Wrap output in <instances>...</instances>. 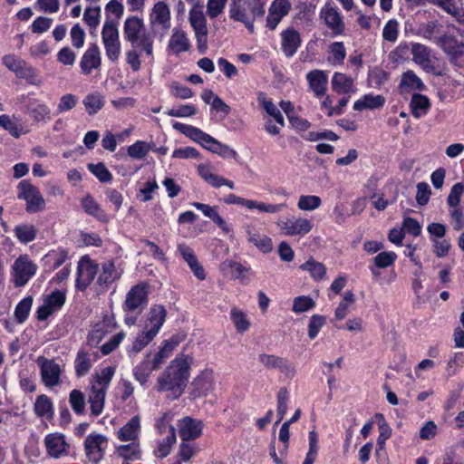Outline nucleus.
<instances>
[{"instance_id": "obj_60", "label": "nucleus", "mask_w": 464, "mask_h": 464, "mask_svg": "<svg viewBox=\"0 0 464 464\" xmlns=\"http://www.w3.org/2000/svg\"><path fill=\"white\" fill-rule=\"evenodd\" d=\"M29 112L33 117L34 121H46L51 119V111L46 104L39 103L35 106L30 108Z\"/></svg>"}, {"instance_id": "obj_27", "label": "nucleus", "mask_w": 464, "mask_h": 464, "mask_svg": "<svg viewBox=\"0 0 464 464\" xmlns=\"http://www.w3.org/2000/svg\"><path fill=\"white\" fill-rule=\"evenodd\" d=\"M140 430V420L139 416L132 417L118 431V438L122 441L135 440Z\"/></svg>"}, {"instance_id": "obj_59", "label": "nucleus", "mask_w": 464, "mask_h": 464, "mask_svg": "<svg viewBox=\"0 0 464 464\" xmlns=\"http://www.w3.org/2000/svg\"><path fill=\"white\" fill-rule=\"evenodd\" d=\"M321 198L314 195H303L299 198L297 206L302 210H314L321 206Z\"/></svg>"}, {"instance_id": "obj_52", "label": "nucleus", "mask_w": 464, "mask_h": 464, "mask_svg": "<svg viewBox=\"0 0 464 464\" xmlns=\"http://www.w3.org/2000/svg\"><path fill=\"white\" fill-rule=\"evenodd\" d=\"M33 304V298L31 296L24 297L18 303L14 310V315L18 323H24L29 314Z\"/></svg>"}, {"instance_id": "obj_44", "label": "nucleus", "mask_w": 464, "mask_h": 464, "mask_svg": "<svg viewBox=\"0 0 464 464\" xmlns=\"http://www.w3.org/2000/svg\"><path fill=\"white\" fill-rule=\"evenodd\" d=\"M300 268L310 273L314 280H321L326 273V268L323 263L317 262L313 258L302 264Z\"/></svg>"}, {"instance_id": "obj_30", "label": "nucleus", "mask_w": 464, "mask_h": 464, "mask_svg": "<svg viewBox=\"0 0 464 464\" xmlns=\"http://www.w3.org/2000/svg\"><path fill=\"white\" fill-rule=\"evenodd\" d=\"M353 80L350 76L342 73L335 72L332 79L333 90L340 94L348 93L353 91Z\"/></svg>"}, {"instance_id": "obj_12", "label": "nucleus", "mask_w": 464, "mask_h": 464, "mask_svg": "<svg viewBox=\"0 0 464 464\" xmlns=\"http://www.w3.org/2000/svg\"><path fill=\"white\" fill-rule=\"evenodd\" d=\"M258 361L266 369H276L288 378L294 377L296 372L294 364L284 357H280L275 354L261 353L258 355Z\"/></svg>"}, {"instance_id": "obj_43", "label": "nucleus", "mask_w": 464, "mask_h": 464, "mask_svg": "<svg viewBox=\"0 0 464 464\" xmlns=\"http://www.w3.org/2000/svg\"><path fill=\"white\" fill-rule=\"evenodd\" d=\"M375 418L378 420V427H379V437L377 439V446H379V450H385V442L392 435V428L387 423L384 419V416L382 413H377Z\"/></svg>"}, {"instance_id": "obj_57", "label": "nucleus", "mask_w": 464, "mask_h": 464, "mask_svg": "<svg viewBox=\"0 0 464 464\" xmlns=\"http://www.w3.org/2000/svg\"><path fill=\"white\" fill-rule=\"evenodd\" d=\"M248 240L264 253L272 250V241L267 236L253 233L249 234Z\"/></svg>"}, {"instance_id": "obj_56", "label": "nucleus", "mask_w": 464, "mask_h": 464, "mask_svg": "<svg viewBox=\"0 0 464 464\" xmlns=\"http://www.w3.org/2000/svg\"><path fill=\"white\" fill-rule=\"evenodd\" d=\"M156 335L153 333H150L148 330H144L140 334L135 341L133 342L130 352L134 353H138L140 352L147 344H149Z\"/></svg>"}, {"instance_id": "obj_14", "label": "nucleus", "mask_w": 464, "mask_h": 464, "mask_svg": "<svg viewBox=\"0 0 464 464\" xmlns=\"http://www.w3.org/2000/svg\"><path fill=\"white\" fill-rule=\"evenodd\" d=\"M320 17L324 19L325 24L332 30L334 35L343 33L345 25L336 7L332 6L330 4L324 5L321 9Z\"/></svg>"}, {"instance_id": "obj_18", "label": "nucleus", "mask_w": 464, "mask_h": 464, "mask_svg": "<svg viewBox=\"0 0 464 464\" xmlns=\"http://www.w3.org/2000/svg\"><path fill=\"white\" fill-rule=\"evenodd\" d=\"M412 60L419 64L426 72L435 73V66L430 58V49L422 44H412ZM436 74H438L436 72Z\"/></svg>"}, {"instance_id": "obj_45", "label": "nucleus", "mask_w": 464, "mask_h": 464, "mask_svg": "<svg viewBox=\"0 0 464 464\" xmlns=\"http://www.w3.org/2000/svg\"><path fill=\"white\" fill-rule=\"evenodd\" d=\"M153 150V144L146 141L138 140L128 147V155L136 160H141L147 156L150 150Z\"/></svg>"}, {"instance_id": "obj_42", "label": "nucleus", "mask_w": 464, "mask_h": 464, "mask_svg": "<svg viewBox=\"0 0 464 464\" xmlns=\"http://www.w3.org/2000/svg\"><path fill=\"white\" fill-rule=\"evenodd\" d=\"M53 402L51 399L44 394L39 395L34 402V412L39 417L53 416Z\"/></svg>"}, {"instance_id": "obj_1", "label": "nucleus", "mask_w": 464, "mask_h": 464, "mask_svg": "<svg viewBox=\"0 0 464 464\" xmlns=\"http://www.w3.org/2000/svg\"><path fill=\"white\" fill-rule=\"evenodd\" d=\"M192 357L181 355L171 361L167 369L158 379V390L170 392L169 397L177 399L187 387Z\"/></svg>"}, {"instance_id": "obj_21", "label": "nucleus", "mask_w": 464, "mask_h": 464, "mask_svg": "<svg viewBox=\"0 0 464 464\" xmlns=\"http://www.w3.org/2000/svg\"><path fill=\"white\" fill-rule=\"evenodd\" d=\"M179 430L183 441L195 440L202 433V422L190 417H185L179 421Z\"/></svg>"}, {"instance_id": "obj_3", "label": "nucleus", "mask_w": 464, "mask_h": 464, "mask_svg": "<svg viewBox=\"0 0 464 464\" xmlns=\"http://www.w3.org/2000/svg\"><path fill=\"white\" fill-rule=\"evenodd\" d=\"M102 41L105 54L111 63H116L121 55V44L118 24L113 20H106L102 29Z\"/></svg>"}, {"instance_id": "obj_29", "label": "nucleus", "mask_w": 464, "mask_h": 464, "mask_svg": "<svg viewBox=\"0 0 464 464\" xmlns=\"http://www.w3.org/2000/svg\"><path fill=\"white\" fill-rule=\"evenodd\" d=\"M385 98L382 95L366 94L362 99L357 100L353 104L355 111H362L364 109H378L384 105Z\"/></svg>"}, {"instance_id": "obj_36", "label": "nucleus", "mask_w": 464, "mask_h": 464, "mask_svg": "<svg viewBox=\"0 0 464 464\" xmlns=\"http://www.w3.org/2000/svg\"><path fill=\"white\" fill-rule=\"evenodd\" d=\"M442 25L438 21H430L420 24L419 27V34L423 38L434 41L436 44L437 38L441 34Z\"/></svg>"}, {"instance_id": "obj_34", "label": "nucleus", "mask_w": 464, "mask_h": 464, "mask_svg": "<svg viewBox=\"0 0 464 464\" xmlns=\"http://www.w3.org/2000/svg\"><path fill=\"white\" fill-rule=\"evenodd\" d=\"M436 44L450 54L454 51L463 48L464 42L457 40L452 34H443L437 38Z\"/></svg>"}, {"instance_id": "obj_25", "label": "nucleus", "mask_w": 464, "mask_h": 464, "mask_svg": "<svg viewBox=\"0 0 464 464\" xmlns=\"http://www.w3.org/2000/svg\"><path fill=\"white\" fill-rule=\"evenodd\" d=\"M106 392L102 388H98L95 383H92L88 393V401L92 415L99 416L102 414L104 408Z\"/></svg>"}, {"instance_id": "obj_54", "label": "nucleus", "mask_w": 464, "mask_h": 464, "mask_svg": "<svg viewBox=\"0 0 464 464\" xmlns=\"http://www.w3.org/2000/svg\"><path fill=\"white\" fill-rule=\"evenodd\" d=\"M405 86L419 91H422L424 88L421 80L412 71H407L402 75L400 88L402 89Z\"/></svg>"}, {"instance_id": "obj_51", "label": "nucleus", "mask_w": 464, "mask_h": 464, "mask_svg": "<svg viewBox=\"0 0 464 464\" xmlns=\"http://www.w3.org/2000/svg\"><path fill=\"white\" fill-rule=\"evenodd\" d=\"M231 320L235 324L236 330L239 333H245L250 326L246 314L237 308L231 310Z\"/></svg>"}, {"instance_id": "obj_62", "label": "nucleus", "mask_w": 464, "mask_h": 464, "mask_svg": "<svg viewBox=\"0 0 464 464\" xmlns=\"http://www.w3.org/2000/svg\"><path fill=\"white\" fill-rule=\"evenodd\" d=\"M329 49L333 56L332 58H329V61L333 63H343L346 56L343 43L334 42L330 44Z\"/></svg>"}, {"instance_id": "obj_22", "label": "nucleus", "mask_w": 464, "mask_h": 464, "mask_svg": "<svg viewBox=\"0 0 464 464\" xmlns=\"http://www.w3.org/2000/svg\"><path fill=\"white\" fill-rule=\"evenodd\" d=\"M101 52L96 44H92L85 51L80 63V66L84 74H90L93 69L101 66Z\"/></svg>"}, {"instance_id": "obj_55", "label": "nucleus", "mask_w": 464, "mask_h": 464, "mask_svg": "<svg viewBox=\"0 0 464 464\" xmlns=\"http://www.w3.org/2000/svg\"><path fill=\"white\" fill-rule=\"evenodd\" d=\"M314 306L315 302L310 296L300 295L294 299L292 310L295 314H300L309 311Z\"/></svg>"}, {"instance_id": "obj_63", "label": "nucleus", "mask_w": 464, "mask_h": 464, "mask_svg": "<svg viewBox=\"0 0 464 464\" xmlns=\"http://www.w3.org/2000/svg\"><path fill=\"white\" fill-rule=\"evenodd\" d=\"M326 318L323 315L314 314L311 316L308 324V336L310 339H314L320 329L325 324Z\"/></svg>"}, {"instance_id": "obj_4", "label": "nucleus", "mask_w": 464, "mask_h": 464, "mask_svg": "<svg viewBox=\"0 0 464 464\" xmlns=\"http://www.w3.org/2000/svg\"><path fill=\"white\" fill-rule=\"evenodd\" d=\"M17 188V198L25 201L27 213L34 214L44 210L45 200L37 187L34 186L29 180L24 179L19 182Z\"/></svg>"}, {"instance_id": "obj_20", "label": "nucleus", "mask_w": 464, "mask_h": 464, "mask_svg": "<svg viewBox=\"0 0 464 464\" xmlns=\"http://www.w3.org/2000/svg\"><path fill=\"white\" fill-rule=\"evenodd\" d=\"M278 226L288 236L304 235L311 231L312 223L307 218H287L285 221H280Z\"/></svg>"}, {"instance_id": "obj_38", "label": "nucleus", "mask_w": 464, "mask_h": 464, "mask_svg": "<svg viewBox=\"0 0 464 464\" xmlns=\"http://www.w3.org/2000/svg\"><path fill=\"white\" fill-rule=\"evenodd\" d=\"M82 103L87 113L92 116L96 114L104 106V100L102 94L94 92L86 95Z\"/></svg>"}, {"instance_id": "obj_23", "label": "nucleus", "mask_w": 464, "mask_h": 464, "mask_svg": "<svg viewBox=\"0 0 464 464\" xmlns=\"http://www.w3.org/2000/svg\"><path fill=\"white\" fill-rule=\"evenodd\" d=\"M309 87L316 97H322L326 92L328 78L325 72L313 70L306 74Z\"/></svg>"}, {"instance_id": "obj_46", "label": "nucleus", "mask_w": 464, "mask_h": 464, "mask_svg": "<svg viewBox=\"0 0 464 464\" xmlns=\"http://www.w3.org/2000/svg\"><path fill=\"white\" fill-rule=\"evenodd\" d=\"M69 403L77 415H82L85 412V396L80 390H72L69 394Z\"/></svg>"}, {"instance_id": "obj_53", "label": "nucleus", "mask_w": 464, "mask_h": 464, "mask_svg": "<svg viewBox=\"0 0 464 464\" xmlns=\"http://www.w3.org/2000/svg\"><path fill=\"white\" fill-rule=\"evenodd\" d=\"M88 169L101 182L108 183L112 179L111 173L102 162L91 163L88 165Z\"/></svg>"}, {"instance_id": "obj_15", "label": "nucleus", "mask_w": 464, "mask_h": 464, "mask_svg": "<svg viewBox=\"0 0 464 464\" xmlns=\"http://www.w3.org/2000/svg\"><path fill=\"white\" fill-rule=\"evenodd\" d=\"M291 8L289 0H274L268 9L266 27L275 30L281 20L288 14Z\"/></svg>"}, {"instance_id": "obj_26", "label": "nucleus", "mask_w": 464, "mask_h": 464, "mask_svg": "<svg viewBox=\"0 0 464 464\" xmlns=\"http://www.w3.org/2000/svg\"><path fill=\"white\" fill-rule=\"evenodd\" d=\"M44 444L50 456L58 459L66 451L68 447L63 434H48L44 439Z\"/></svg>"}, {"instance_id": "obj_10", "label": "nucleus", "mask_w": 464, "mask_h": 464, "mask_svg": "<svg viewBox=\"0 0 464 464\" xmlns=\"http://www.w3.org/2000/svg\"><path fill=\"white\" fill-rule=\"evenodd\" d=\"M150 24L152 29H158L160 38L167 34L170 28V10L168 5L160 1L152 7L150 15Z\"/></svg>"}, {"instance_id": "obj_61", "label": "nucleus", "mask_w": 464, "mask_h": 464, "mask_svg": "<svg viewBox=\"0 0 464 464\" xmlns=\"http://www.w3.org/2000/svg\"><path fill=\"white\" fill-rule=\"evenodd\" d=\"M288 391L286 388L282 387L277 392V417L278 424L284 418L287 411Z\"/></svg>"}, {"instance_id": "obj_35", "label": "nucleus", "mask_w": 464, "mask_h": 464, "mask_svg": "<svg viewBox=\"0 0 464 464\" xmlns=\"http://www.w3.org/2000/svg\"><path fill=\"white\" fill-rule=\"evenodd\" d=\"M430 105V101L426 96L419 93H415L412 95L411 101V112L415 118L419 119L425 115Z\"/></svg>"}, {"instance_id": "obj_8", "label": "nucleus", "mask_w": 464, "mask_h": 464, "mask_svg": "<svg viewBox=\"0 0 464 464\" xmlns=\"http://www.w3.org/2000/svg\"><path fill=\"white\" fill-rule=\"evenodd\" d=\"M107 444L106 436L97 432L89 434L84 440V451L88 460L98 464L104 458Z\"/></svg>"}, {"instance_id": "obj_32", "label": "nucleus", "mask_w": 464, "mask_h": 464, "mask_svg": "<svg viewBox=\"0 0 464 464\" xmlns=\"http://www.w3.org/2000/svg\"><path fill=\"white\" fill-rule=\"evenodd\" d=\"M247 2L248 0H230L229 16L232 20L245 22V19L248 18Z\"/></svg>"}, {"instance_id": "obj_39", "label": "nucleus", "mask_w": 464, "mask_h": 464, "mask_svg": "<svg viewBox=\"0 0 464 464\" xmlns=\"http://www.w3.org/2000/svg\"><path fill=\"white\" fill-rule=\"evenodd\" d=\"M14 231L17 239L23 244L34 241L37 235L36 227L31 224L16 226Z\"/></svg>"}, {"instance_id": "obj_16", "label": "nucleus", "mask_w": 464, "mask_h": 464, "mask_svg": "<svg viewBox=\"0 0 464 464\" xmlns=\"http://www.w3.org/2000/svg\"><path fill=\"white\" fill-rule=\"evenodd\" d=\"M173 128L180 131L182 134L186 135L188 138L191 139L195 142L200 144L204 149L208 150L215 140V138H213L209 134L191 125L175 122L173 124Z\"/></svg>"}, {"instance_id": "obj_40", "label": "nucleus", "mask_w": 464, "mask_h": 464, "mask_svg": "<svg viewBox=\"0 0 464 464\" xmlns=\"http://www.w3.org/2000/svg\"><path fill=\"white\" fill-rule=\"evenodd\" d=\"M431 3L440 6L450 14L459 23H464V13L456 5L454 0H431Z\"/></svg>"}, {"instance_id": "obj_48", "label": "nucleus", "mask_w": 464, "mask_h": 464, "mask_svg": "<svg viewBox=\"0 0 464 464\" xmlns=\"http://www.w3.org/2000/svg\"><path fill=\"white\" fill-rule=\"evenodd\" d=\"M176 442V433L175 428L173 426L169 427V434L161 442H160L156 454L160 458L167 457L169 452L172 445Z\"/></svg>"}, {"instance_id": "obj_50", "label": "nucleus", "mask_w": 464, "mask_h": 464, "mask_svg": "<svg viewBox=\"0 0 464 464\" xmlns=\"http://www.w3.org/2000/svg\"><path fill=\"white\" fill-rule=\"evenodd\" d=\"M154 370L155 369L151 365L150 362L149 360H144L135 368L134 377L141 385H145L148 382L149 376Z\"/></svg>"}, {"instance_id": "obj_19", "label": "nucleus", "mask_w": 464, "mask_h": 464, "mask_svg": "<svg viewBox=\"0 0 464 464\" xmlns=\"http://www.w3.org/2000/svg\"><path fill=\"white\" fill-rule=\"evenodd\" d=\"M96 284L102 289H107L110 285L121 276V272L116 268L112 260H107L101 265Z\"/></svg>"}, {"instance_id": "obj_24", "label": "nucleus", "mask_w": 464, "mask_h": 464, "mask_svg": "<svg viewBox=\"0 0 464 464\" xmlns=\"http://www.w3.org/2000/svg\"><path fill=\"white\" fill-rule=\"evenodd\" d=\"M198 172L202 179L214 188H220L222 186H227L231 189L235 188L233 181L215 174L208 165H198Z\"/></svg>"}, {"instance_id": "obj_64", "label": "nucleus", "mask_w": 464, "mask_h": 464, "mask_svg": "<svg viewBox=\"0 0 464 464\" xmlns=\"http://www.w3.org/2000/svg\"><path fill=\"white\" fill-rule=\"evenodd\" d=\"M399 24L396 20H389L382 30V37L385 41L394 43L398 38Z\"/></svg>"}, {"instance_id": "obj_58", "label": "nucleus", "mask_w": 464, "mask_h": 464, "mask_svg": "<svg viewBox=\"0 0 464 464\" xmlns=\"http://www.w3.org/2000/svg\"><path fill=\"white\" fill-rule=\"evenodd\" d=\"M78 103V97L72 93L63 95L58 102L56 112L58 114L63 113L67 111L73 109Z\"/></svg>"}, {"instance_id": "obj_49", "label": "nucleus", "mask_w": 464, "mask_h": 464, "mask_svg": "<svg viewBox=\"0 0 464 464\" xmlns=\"http://www.w3.org/2000/svg\"><path fill=\"white\" fill-rule=\"evenodd\" d=\"M100 6L87 7L83 13V21L90 27V29L96 30L101 21Z\"/></svg>"}, {"instance_id": "obj_28", "label": "nucleus", "mask_w": 464, "mask_h": 464, "mask_svg": "<svg viewBox=\"0 0 464 464\" xmlns=\"http://www.w3.org/2000/svg\"><path fill=\"white\" fill-rule=\"evenodd\" d=\"M167 315V311L163 305H153L150 309L149 321L151 327L148 329L150 333L157 335L160 327L163 325Z\"/></svg>"}, {"instance_id": "obj_5", "label": "nucleus", "mask_w": 464, "mask_h": 464, "mask_svg": "<svg viewBox=\"0 0 464 464\" xmlns=\"http://www.w3.org/2000/svg\"><path fill=\"white\" fill-rule=\"evenodd\" d=\"M190 25L195 31L198 50L204 54L208 49V34L206 16L200 6L195 5L188 15Z\"/></svg>"}, {"instance_id": "obj_9", "label": "nucleus", "mask_w": 464, "mask_h": 464, "mask_svg": "<svg viewBox=\"0 0 464 464\" xmlns=\"http://www.w3.org/2000/svg\"><path fill=\"white\" fill-rule=\"evenodd\" d=\"M100 271V266L88 256H83L78 262L76 288L84 291Z\"/></svg>"}, {"instance_id": "obj_13", "label": "nucleus", "mask_w": 464, "mask_h": 464, "mask_svg": "<svg viewBox=\"0 0 464 464\" xmlns=\"http://www.w3.org/2000/svg\"><path fill=\"white\" fill-rule=\"evenodd\" d=\"M213 371L210 369L202 371L190 383V396L193 399L207 396L213 389Z\"/></svg>"}, {"instance_id": "obj_47", "label": "nucleus", "mask_w": 464, "mask_h": 464, "mask_svg": "<svg viewBox=\"0 0 464 464\" xmlns=\"http://www.w3.org/2000/svg\"><path fill=\"white\" fill-rule=\"evenodd\" d=\"M114 368L111 366L102 369L99 372L96 373L94 380L91 381V384L95 383L98 388H102L107 391L114 375Z\"/></svg>"}, {"instance_id": "obj_31", "label": "nucleus", "mask_w": 464, "mask_h": 464, "mask_svg": "<svg viewBox=\"0 0 464 464\" xmlns=\"http://www.w3.org/2000/svg\"><path fill=\"white\" fill-rule=\"evenodd\" d=\"M82 207L87 214L96 218L98 220L102 222L109 221L107 214L91 196L88 195L82 198Z\"/></svg>"}, {"instance_id": "obj_41", "label": "nucleus", "mask_w": 464, "mask_h": 464, "mask_svg": "<svg viewBox=\"0 0 464 464\" xmlns=\"http://www.w3.org/2000/svg\"><path fill=\"white\" fill-rule=\"evenodd\" d=\"M169 48L176 53L187 52L189 48L188 39L182 31H175L169 43Z\"/></svg>"}, {"instance_id": "obj_6", "label": "nucleus", "mask_w": 464, "mask_h": 464, "mask_svg": "<svg viewBox=\"0 0 464 464\" xmlns=\"http://www.w3.org/2000/svg\"><path fill=\"white\" fill-rule=\"evenodd\" d=\"M37 266L27 255L19 256L12 266L13 282L15 287L25 285L35 275Z\"/></svg>"}, {"instance_id": "obj_33", "label": "nucleus", "mask_w": 464, "mask_h": 464, "mask_svg": "<svg viewBox=\"0 0 464 464\" xmlns=\"http://www.w3.org/2000/svg\"><path fill=\"white\" fill-rule=\"evenodd\" d=\"M15 75L18 78L24 79L29 84L40 86L43 84V80L39 77L38 72L33 66L28 64L25 61L21 65Z\"/></svg>"}, {"instance_id": "obj_11", "label": "nucleus", "mask_w": 464, "mask_h": 464, "mask_svg": "<svg viewBox=\"0 0 464 464\" xmlns=\"http://www.w3.org/2000/svg\"><path fill=\"white\" fill-rule=\"evenodd\" d=\"M36 362L40 367L41 377L45 386L53 388L60 383L61 368L54 360L39 356Z\"/></svg>"}, {"instance_id": "obj_2", "label": "nucleus", "mask_w": 464, "mask_h": 464, "mask_svg": "<svg viewBox=\"0 0 464 464\" xmlns=\"http://www.w3.org/2000/svg\"><path fill=\"white\" fill-rule=\"evenodd\" d=\"M123 34L132 48H139L148 56H153V44L154 38L158 34V29L150 27L148 30L142 18L130 15L124 21Z\"/></svg>"}, {"instance_id": "obj_7", "label": "nucleus", "mask_w": 464, "mask_h": 464, "mask_svg": "<svg viewBox=\"0 0 464 464\" xmlns=\"http://www.w3.org/2000/svg\"><path fill=\"white\" fill-rule=\"evenodd\" d=\"M148 304V285L138 284L127 293L123 309L125 312L140 314Z\"/></svg>"}, {"instance_id": "obj_17", "label": "nucleus", "mask_w": 464, "mask_h": 464, "mask_svg": "<svg viewBox=\"0 0 464 464\" xmlns=\"http://www.w3.org/2000/svg\"><path fill=\"white\" fill-rule=\"evenodd\" d=\"M300 33L293 27L286 28L281 33V49L283 53L290 58L294 56L301 46Z\"/></svg>"}, {"instance_id": "obj_37", "label": "nucleus", "mask_w": 464, "mask_h": 464, "mask_svg": "<svg viewBox=\"0 0 464 464\" xmlns=\"http://www.w3.org/2000/svg\"><path fill=\"white\" fill-rule=\"evenodd\" d=\"M74 368L76 376L79 378L86 375L90 372L92 368V362L90 354L84 350H80L78 352L74 362Z\"/></svg>"}]
</instances>
